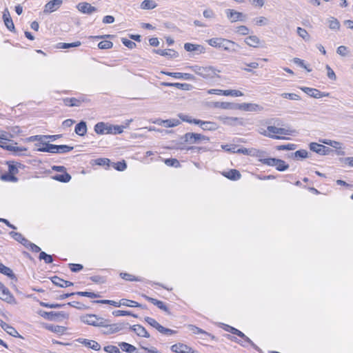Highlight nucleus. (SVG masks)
Listing matches in <instances>:
<instances>
[{
    "label": "nucleus",
    "mask_w": 353,
    "mask_h": 353,
    "mask_svg": "<svg viewBox=\"0 0 353 353\" xmlns=\"http://www.w3.org/2000/svg\"><path fill=\"white\" fill-rule=\"evenodd\" d=\"M336 149V152L338 155L344 156L345 155V152L344 150L343 147L342 146V143L337 141V145L336 147H333Z\"/></svg>",
    "instance_id": "64"
},
{
    "label": "nucleus",
    "mask_w": 353,
    "mask_h": 353,
    "mask_svg": "<svg viewBox=\"0 0 353 353\" xmlns=\"http://www.w3.org/2000/svg\"><path fill=\"white\" fill-rule=\"evenodd\" d=\"M120 303H121V305H125V306H128V307H141V304H139V303L134 301H132V300H128V299H123L120 301Z\"/></svg>",
    "instance_id": "42"
},
{
    "label": "nucleus",
    "mask_w": 353,
    "mask_h": 353,
    "mask_svg": "<svg viewBox=\"0 0 353 353\" xmlns=\"http://www.w3.org/2000/svg\"><path fill=\"white\" fill-rule=\"evenodd\" d=\"M281 97L285 99H288L290 100H299L300 97L294 93H283L281 94Z\"/></svg>",
    "instance_id": "62"
},
{
    "label": "nucleus",
    "mask_w": 353,
    "mask_h": 353,
    "mask_svg": "<svg viewBox=\"0 0 353 353\" xmlns=\"http://www.w3.org/2000/svg\"><path fill=\"white\" fill-rule=\"evenodd\" d=\"M69 266L70 270L73 272H78L83 268V266L79 263H70Z\"/></svg>",
    "instance_id": "61"
},
{
    "label": "nucleus",
    "mask_w": 353,
    "mask_h": 353,
    "mask_svg": "<svg viewBox=\"0 0 353 353\" xmlns=\"http://www.w3.org/2000/svg\"><path fill=\"white\" fill-rule=\"evenodd\" d=\"M218 119L221 121L223 124L228 125H235L237 123H242L241 119L237 117H219Z\"/></svg>",
    "instance_id": "20"
},
{
    "label": "nucleus",
    "mask_w": 353,
    "mask_h": 353,
    "mask_svg": "<svg viewBox=\"0 0 353 353\" xmlns=\"http://www.w3.org/2000/svg\"><path fill=\"white\" fill-rule=\"evenodd\" d=\"M214 108H219L224 110H234L237 109V105L236 103L229 102H214Z\"/></svg>",
    "instance_id": "27"
},
{
    "label": "nucleus",
    "mask_w": 353,
    "mask_h": 353,
    "mask_svg": "<svg viewBox=\"0 0 353 353\" xmlns=\"http://www.w3.org/2000/svg\"><path fill=\"white\" fill-rule=\"evenodd\" d=\"M221 71L212 66H206L201 68L200 76L205 79H212L219 77L217 72Z\"/></svg>",
    "instance_id": "6"
},
{
    "label": "nucleus",
    "mask_w": 353,
    "mask_h": 353,
    "mask_svg": "<svg viewBox=\"0 0 353 353\" xmlns=\"http://www.w3.org/2000/svg\"><path fill=\"white\" fill-rule=\"evenodd\" d=\"M310 149L321 155H327L332 152L331 148L314 142L310 144Z\"/></svg>",
    "instance_id": "7"
},
{
    "label": "nucleus",
    "mask_w": 353,
    "mask_h": 353,
    "mask_svg": "<svg viewBox=\"0 0 353 353\" xmlns=\"http://www.w3.org/2000/svg\"><path fill=\"white\" fill-rule=\"evenodd\" d=\"M184 49L188 52H192L195 54H200L205 53V48L204 46L199 44H194L191 43H185L184 44Z\"/></svg>",
    "instance_id": "12"
},
{
    "label": "nucleus",
    "mask_w": 353,
    "mask_h": 353,
    "mask_svg": "<svg viewBox=\"0 0 353 353\" xmlns=\"http://www.w3.org/2000/svg\"><path fill=\"white\" fill-rule=\"evenodd\" d=\"M73 150L72 146L67 145H54L51 143H46V146L37 149L39 152L64 154Z\"/></svg>",
    "instance_id": "3"
},
{
    "label": "nucleus",
    "mask_w": 353,
    "mask_h": 353,
    "mask_svg": "<svg viewBox=\"0 0 353 353\" xmlns=\"http://www.w3.org/2000/svg\"><path fill=\"white\" fill-rule=\"evenodd\" d=\"M78 10L85 14H92L97 10V8L86 2L79 3L77 5Z\"/></svg>",
    "instance_id": "17"
},
{
    "label": "nucleus",
    "mask_w": 353,
    "mask_h": 353,
    "mask_svg": "<svg viewBox=\"0 0 353 353\" xmlns=\"http://www.w3.org/2000/svg\"><path fill=\"white\" fill-rule=\"evenodd\" d=\"M6 28L11 32L15 31L14 25L12 19H6L3 21Z\"/></svg>",
    "instance_id": "63"
},
{
    "label": "nucleus",
    "mask_w": 353,
    "mask_h": 353,
    "mask_svg": "<svg viewBox=\"0 0 353 353\" xmlns=\"http://www.w3.org/2000/svg\"><path fill=\"white\" fill-rule=\"evenodd\" d=\"M168 76L172 77L175 79H183L185 80H195V77L189 73L183 72H161Z\"/></svg>",
    "instance_id": "15"
},
{
    "label": "nucleus",
    "mask_w": 353,
    "mask_h": 353,
    "mask_svg": "<svg viewBox=\"0 0 353 353\" xmlns=\"http://www.w3.org/2000/svg\"><path fill=\"white\" fill-rule=\"evenodd\" d=\"M223 175L230 180H238L241 178V174L237 170L232 169L228 172H224Z\"/></svg>",
    "instance_id": "28"
},
{
    "label": "nucleus",
    "mask_w": 353,
    "mask_h": 353,
    "mask_svg": "<svg viewBox=\"0 0 353 353\" xmlns=\"http://www.w3.org/2000/svg\"><path fill=\"white\" fill-rule=\"evenodd\" d=\"M118 345L122 350V351L128 353H134L137 350L136 347L125 342L119 343Z\"/></svg>",
    "instance_id": "31"
},
{
    "label": "nucleus",
    "mask_w": 353,
    "mask_h": 353,
    "mask_svg": "<svg viewBox=\"0 0 353 353\" xmlns=\"http://www.w3.org/2000/svg\"><path fill=\"white\" fill-rule=\"evenodd\" d=\"M329 28L334 30H338L340 28V23L337 19L331 17L328 19Z\"/></svg>",
    "instance_id": "40"
},
{
    "label": "nucleus",
    "mask_w": 353,
    "mask_h": 353,
    "mask_svg": "<svg viewBox=\"0 0 353 353\" xmlns=\"http://www.w3.org/2000/svg\"><path fill=\"white\" fill-rule=\"evenodd\" d=\"M161 85L165 87H175L182 90H190L192 85L188 83L162 82Z\"/></svg>",
    "instance_id": "19"
},
{
    "label": "nucleus",
    "mask_w": 353,
    "mask_h": 353,
    "mask_svg": "<svg viewBox=\"0 0 353 353\" xmlns=\"http://www.w3.org/2000/svg\"><path fill=\"white\" fill-rule=\"evenodd\" d=\"M113 46V43L110 41H102L99 43L98 47L100 49H110Z\"/></svg>",
    "instance_id": "49"
},
{
    "label": "nucleus",
    "mask_w": 353,
    "mask_h": 353,
    "mask_svg": "<svg viewBox=\"0 0 353 353\" xmlns=\"http://www.w3.org/2000/svg\"><path fill=\"white\" fill-rule=\"evenodd\" d=\"M76 294L81 296H86L89 298H97L100 296L99 294L91 292H77Z\"/></svg>",
    "instance_id": "53"
},
{
    "label": "nucleus",
    "mask_w": 353,
    "mask_h": 353,
    "mask_svg": "<svg viewBox=\"0 0 353 353\" xmlns=\"http://www.w3.org/2000/svg\"><path fill=\"white\" fill-rule=\"evenodd\" d=\"M39 259L40 260H43L46 263H51L53 262L52 256L43 251L40 252Z\"/></svg>",
    "instance_id": "44"
},
{
    "label": "nucleus",
    "mask_w": 353,
    "mask_h": 353,
    "mask_svg": "<svg viewBox=\"0 0 353 353\" xmlns=\"http://www.w3.org/2000/svg\"><path fill=\"white\" fill-rule=\"evenodd\" d=\"M268 133L271 134H284V135H292L294 132V130H291L285 128H277L273 125H269L267 128Z\"/></svg>",
    "instance_id": "8"
},
{
    "label": "nucleus",
    "mask_w": 353,
    "mask_h": 353,
    "mask_svg": "<svg viewBox=\"0 0 353 353\" xmlns=\"http://www.w3.org/2000/svg\"><path fill=\"white\" fill-rule=\"evenodd\" d=\"M165 163L168 166H172L177 168L180 165L179 161L176 159H166L165 160Z\"/></svg>",
    "instance_id": "55"
},
{
    "label": "nucleus",
    "mask_w": 353,
    "mask_h": 353,
    "mask_svg": "<svg viewBox=\"0 0 353 353\" xmlns=\"http://www.w3.org/2000/svg\"><path fill=\"white\" fill-rule=\"evenodd\" d=\"M297 34L305 40H308L310 38L308 32L304 28H297Z\"/></svg>",
    "instance_id": "54"
},
{
    "label": "nucleus",
    "mask_w": 353,
    "mask_h": 353,
    "mask_svg": "<svg viewBox=\"0 0 353 353\" xmlns=\"http://www.w3.org/2000/svg\"><path fill=\"white\" fill-rule=\"evenodd\" d=\"M279 159L276 158H268V159H261L260 161L265 165L269 166H275L276 163L278 162Z\"/></svg>",
    "instance_id": "46"
},
{
    "label": "nucleus",
    "mask_w": 353,
    "mask_h": 353,
    "mask_svg": "<svg viewBox=\"0 0 353 353\" xmlns=\"http://www.w3.org/2000/svg\"><path fill=\"white\" fill-rule=\"evenodd\" d=\"M62 172V174H59L53 176L52 179L63 183L69 182L71 179V176L68 172H66V170Z\"/></svg>",
    "instance_id": "32"
},
{
    "label": "nucleus",
    "mask_w": 353,
    "mask_h": 353,
    "mask_svg": "<svg viewBox=\"0 0 353 353\" xmlns=\"http://www.w3.org/2000/svg\"><path fill=\"white\" fill-rule=\"evenodd\" d=\"M74 131L79 136H84L87 132V125L84 121H81L75 126Z\"/></svg>",
    "instance_id": "29"
},
{
    "label": "nucleus",
    "mask_w": 353,
    "mask_h": 353,
    "mask_svg": "<svg viewBox=\"0 0 353 353\" xmlns=\"http://www.w3.org/2000/svg\"><path fill=\"white\" fill-rule=\"evenodd\" d=\"M232 334H236L238 336H239L241 339L244 340V342L250 343L253 348H254L256 350H259V347L253 343L248 336H246L243 332H232Z\"/></svg>",
    "instance_id": "37"
},
{
    "label": "nucleus",
    "mask_w": 353,
    "mask_h": 353,
    "mask_svg": "<svg viewBox=\"0 0 353 353\" xmlns=\"http://www.w3.org/2000/svg\"><path fill=\"white\" fill-rule=\"evenodd\" d=\"M239 48V46L236 43L231 40L226 39L225 41H224V46L223 47V49L229 52H236Z\"/></svg>",
    "instance_id": "23"
},
{
    "label": "nucleus",
    "mask_w": 353,
    "mask_h": 353,
    "mask_svg": "<svg viewBox=\"0 0 353 353\" xmlns=\"http://www.w3.org/2000/svg\"><path fill=\"white\" fill-rule=\"evenodd\" d=\"M41 316L50 321H59L68 316L63 312H43Z\"/></svg>",
    "instance_id": "9"
},
{
    "label": "nucleus",
    "mask_w": 353,
    "mask_h": 353,
    "mask_svg": "<svg viewBox=\"0 0 353 353\" xmlns=\"http://www.w3.org/2000/svg\"><path fill=\"white\" fill-rule=\"evenodd\" d=\"M103 350L108 353H121V351L118 347L112 345L105 346Z\"/></svg>",
    "instance_id": "51"
},
{
    "label": "nucleus",
    "mask_w": 353,
    "mask_h": 353,
    "mask_svg": "<svg viewBox=\"0 0 353 353\" xmlns=\"http://www.w3.org/2000/svg\"><path fill=\"white\" fill-rule=\"evenodd\" d=\"M157 4L154 0H144L141 3V8L143 10H152L155 8Z\"/></svg>",
    "instance_id": "35"
},
{
    "label": "nucleus",
    "mask_w": 353,
    "mask_h": 353,
    "mask_svg": "<svg viewBox=\"0 0 353 353\" xmlns=\"http://www.w3.org/2000/svg\"><path fill=\"white\" fill-rule=\"evenodd\" d=\"M259 133L265 137H268L274 139H288V138H286L285 137H281L279 135H275V134H271L268 133V130H265L263 129H260Z\"/></svg>",
    "instance_id": "43"
},
{
    "label": "nucleus",
    "mask_w": 353,
    "mask_h": 353,
    "mask_svg": "<svg viewBox=\"0 0 353 353\" xmlns=\"http://www.w3.org/2000/svg\"><path fill=\"white\" fill-rule=\"evenodd\" d=\"M93 303H102V304H109V305H114L115 307H120L121 306L120 301L119 302H117V301H112V300H97V301H94Z\"/></svg>",
    "instance_id": "48"
},
{
    "label": "nucleus",
    "mask_w": 353,
    "mask_h": 353,
    "mask_svg": "<svg viewBox=\"0 0 353 353\" xmlns=\"http://www.w3.org/2000/svg\"><path fill=\"white\" fill-rule=\"evenodd\" d=\"M85 101L84 98H66L64 99V103L65 105L70 107L79 106Z\"/></svg>",
    "instance_id": "26"
},
{
    "label": "nucleus",
    "mask_w": 353,
    "mask_h": 353,
    "mask_svg": "<svg viewBox=\"0 0 353 353\" xmlns=\"http://www.w3.org/2000/svg\"><path fill=\"white\" fill-rule=\"evenodd\" d=\"M237 105V109L248 111V112H259L263 110V108L258 104L256 103H236Z\"/></svg>",
    "instance_id": "11"
},
{
    "label": "nucleus",
    "mask_w": 353,
    "mask_h": 353,
    "mask_svg": "<svg viewBox=\"0 0 353 353\" xmlns=\"http://www.w3.org/2000/svg\"><path fill=\"white\" fill-rule=\"evenodd\" d=\"M81 42L79 41L73 42V43H58L57 48L62 49H68L74 47H79L81 46Z\"/></svg>",
    "instance_id": "39"
},
{
    "label": "nucleus",
    "mask_w": 353,
    "mask_h": 353,
    "mask_svg": "<svg viewBox=\"0 0 353 353\" xmlns=\"http://www.w3.org/2000/svg\"><path fill=\"white\" fill-rule=\"evenodd\" d=\"M0 299L8 303H17L16 299L13 295L1 282H0Z\"/></svg>",
    "instance_id": "5"
},
{
    "label": "nucleus",
    "mask_w": 353,
    "mask_h": 353,
    "mask_svg": "<svg viewBox=\"0 0 353 353\" xmlns=\"http://www.w3.org/2000/svg\"><path fill=\"white\" fill-rule=\"evenodd\" d=\"M223 94L225 96H232V97H241L243 94L242 92L236 90H227L223 92Z\"/></svg>",
    "instance_id": "47"
},
{
    "label": "nucleus",
    "mask_w": 353,
    "mask_h": 353,
    "mask_svg": "<svg viewBox=\"0 0 353 353\" xmlns=\"http://www.w3.org/2000/svg\"><path fill=\"white\" fill-rule=\"evenodd\" d=\"M185 142L188 143L189 144H194L199 143L200 142L209 141L210 139L208 137H205L203 134L194 133V132H187L182 137Z\"/></svg>",
    "instance_id": "4"
},
{
    "label": "nucleus",
    "mask_w": 353,
    "mask_h": 353,
    "mask_svg": "<svg viewBox=\"0 0 353 353\" xmlns=\"http://www.w3.org/2000/svg\"><path fill=\"white\" fill-rule=\"evenodd\" d=\"M153 52L158 54L163 57H169L171 58H176L179 57V54L176 51L168 49V50H153Z\"/></svg>",
    "instance_id": "21"
},
{
    "label": "nucleus",
    "mask_w": 353,
    "mask_h": 353,
    "mask_svg": "<svg viewBox=\"0 0 353 353\" xmlns=\"http://www.w3.org/2000/svg\"><path fill=\"white\" fill-rule=\"evenodd\" d=\"M296 148V145L293 143H289L287 145H280L276 147L278 150H294Z\"/></svg>",
    "instance_id": "50"
},
{
    "label": "nucleus",
    "mask_w": 353,
    "mask_h": 353,
    "mask_svg": "<svg viewBox=\"0 0 353 353\" xmlns=\"http://www.w3.org/2000/svg\"><path fill=\"white\" fill-rule=\"evenodd\" d=\"M171 350L176 353H199L196 350L181 343L172 345Z\"/></svg>",
    "instance_id": "10"
},
{
    "label": "nucleus",
    "mask_w": 353,
    "mask_h": 353,
    "mask_svg": "<svg viewBox=\"0 0 353 353\" xmlns=\"http://www.w3.org/2000/svg\"><path fill=\"white\" fill-rule=\"evenodd\" d=\"M62 0H52L45 6L44 12L51 13L56 11L62 4Z\"/></svg>",
    "instance_id": "16"
},
{
    "label": "nucleus",
    "mask_w": 353,
    "mask_h": 353,
    "mask_svg": "<svg viewBox=\"0 0 353 353\" xmlns=\"http://www.w3.org/2000/svg\"><path fill=\"white\" fill-rule=\"evenodd\" d=\"M301 90L310 97H314L315 99H319L321 97H327L329 95V93L321 92L320 90L315 88L303 87L301 88Z\"/></svg>",
    "instance_id": "13"
},
{
    "label": "nucleus",
    "mask_w": 353,
    "mask_h": 353,
    "mask_svg": "<svg viewBox=\"0 0 353 353\" xmlns=\"http://www.w3.org/2000/svg\"><path fill=\"white\" fill-rule=\"evenodd\" d=\"M81 320L84 323L93 325L97 327L108 328V331H146L140 325H130L128 323H111L110 321L95 314H86L81 316Z\"/></svg>",
    "instance_id": "1"
},
{
    "label": "nucleus",
    "mask_w": 353,
    "mask_h": 353,
    "mask_svg": "<svg viewBox=\"0 0 353 353\" xmlns=\"http://www.w3.org/2000/svg\"><path fill=\"white\" fill-rule=\"evenodd\" d=\"M277 170L283 172L288 169L289 165L287 164L283 160L278 159V162L275 165Z\"/></svg>",
    "instance_id": "45"
},
{
    "label": "nucleus",
    "mask_w": 353,
    "mask_h": 353,
    "mask_svg": "<svg viewBox=\"0 0 353 353\" xmlns=\"http://www.w3.org/2000/svg\"><path fill=\"white\" fill-rule=\"evenodd\" d=\"M77 341L83 343L85 346L90 349H92L95 351H99L101 350L100 344L94 340L79 339Z\"/></svg>",
    "instance_id": "18"
},
{
    "label": "nucleus",
    "mask_w": 353,
    "mask_h": 353,
    "mask_svg": "<svg viewBox=\"0 0 353 353\" xmlns=\"http://www.w3.org/2000/svg\"><path fill=\"white\" fill-rule=\"evenodd\" d=\"M0 272L7 276H8L9 278H10L11 279H14V280H17V277L15 276V274H14L13 271L8 267L6 266L3 265V267L1 268Z\"/></svg>",
    "instance_id": "41"
},
{
    "label": "nucleus",
    "mask_w": 353,
    "mask_h": 353,
    "mask_svg": "<svg viewBox=\"0 0 353 353\" xmlns=\"http://www.w3.org/2000/svg\"><path fill=\"white\" fill-rule=\"evenodd\" d=\"M226 39L221 37H215L208 39L207 41L208 43L214 48H222L224 46V41H225Z\"/></svg>",
    "instance_id": "24"
},
{
    "label": "nucleus",
    "mask_w": 353,
    "mask_h": 353,
    "mask_svg": "<svg viewBox=\"0 0 353 353\" xmlns=\"http://www.w3.org/2000/svg\"><path fill=\"white\" fill-rule=\"evenodd\" d=\"M245 42L246 43V44L251 47L256 48L260 44V39H259L258 37L255 35H252L248 37L245 39Z\"/></svg>",
    "instance_id": "33"
},
{
    "label": "nucleus",
    "mask_w": 353,
    "mask_h": 353,
    "mask_svg": "<svg viewBox=\"0 0 353 353\" xmlns=\"http://www.w3.org/2000/svg\"><path fill=\"white\" fill-rule=\"evenodd\" d=\"M125 126L114 125L104 122H99L94 125V132L98 134H119L123 132Z\"/></svg>",
    "instance_id": "2"
},
{
    "label": "nucleus",
    "mask_w": 353,
    "mask_h": 353,
    "mask_svg": "<svg viewBox=\"0 0 353 353\" xmlns=\"http://www.w3.org/2000/svg\"><path fill=\"white\" fill-rule=\"evenodd\" d=\"M143 297L147 301L151 302L154 305H157L159 309L164 310V311H168V307L165 305V304L163 301H159L157 299L148 296L146 295H143Z\"/></svg>",
    "instance_id": "30"
},
{
    "label": "nucleus",
    "mask_w": 353,
    "mask_h": 353,
    "mask_svg": "<svg viewBox=\"0 0 353 353\" xmlns=\"http://www.w3.org/2000/svg\"><path fill=\"white\" fill-rule=\"evenodd\" d=\"M28 141H30V142H33V141H39L40 143H41L42 145H43L44 146H46V143H48V142H46V137L45 135H34V136H31L30 137H28Z\"/></svg>",
    "instance_id": "38"
},
{
    "label": "nucleus",
    "mask_w": 353,
    "mask_h": 353,
    "mask_svg": "<svg viewBox=\"0 0 353 353\" xmlns=\"http://www.w3.org/2000/svg\"><path fill=\"white\" fill-rule=\"evenodd\" d=\"M145 321L152 327L157 329V331H174L173 330L163 327L155 319L152 318L146 317Z\"/></svg>",
    "instance_id": "25"
},
{
    "label": "nucleus",
    "mask_w": 353,
    "mask_h": 353,
    "mask_svg": "<svg viewBox=\"0 0 353 353\" xmlns=\"http://www.w3.org/2000/svg\"><path fill=\"white\" fill-rule=\"evenodd\" d=\"M10 235L17 241L21 243L23 239L25 238L21 233L17 232H10Z\"/></svg>",
    "instance_id": "58"
},
{
    "label": "nucleus",
    "mask_w": 353,
    "mask_h": 353,
    "mask_svg": "<svg viewBox=\"0 0 353 353\" xmlns=\"http://www.w3.org/2000/svg\"><path fill=\"white\" fill-rule=\"evenodd\" d=\"M256 25L262 26L268 24V19L264 17H260L254 19Z\"/></svg>",
    "instance_id": "57"
},
{
    "label": "nucleus",
    "mask_w": 353,
    "mask_h": 353,
    "mask_svg": "<svg viewBox=\"0 0 353 353\" xmlns=\"http://www.w3.org/2000/svg\"><path fill=\"white\" fill-rule=\"evenodd\" d=\"M292 156L295 158L304 159L307 157V152L305 150H299L293 153Z\"/></svg>",
    "instance_id": "56"
},
{
    "label": "nucleus",
    "mask_w": 353,
    "mask_h": 353,
    "mask_svg": "<svg viewBox=\"0 0 353 353\" xmlns=\"http://www.w3.org/2000/svg\"><path fill=\"white\" fill-rule=\"evenodd\" d=\"M218 128H219L218 125L216 123L212 122V121H203L202 126H201V128L203 130H210V131L216 130L218 129Z\"/></svg>",
    "instance_id": "36"
},
{
    "label": "nucleus",
    "mask_w": 353,
    "mask_h": 353,
    "mask_svg": "<svg viewBox=\"0 0 353 353\" xmlns=\"http://www.w3.org/2000/svg\"><path fill=\"white\" fill-rule=\"evenodd\" d=\"M66 305H70L79 310H85L87 308V307L84 304L78 301L69 302Z\"/></svg>",
    "instance_id": "59"
},
{
    "label": "nucleus",
    "mask_w": 353,
    "mask_h": 353,
    "mask_svg": "<svg viewBox=\"0 0 353 353\" xmlns=\"http://www.w3.org/2000/svg\"><path fill=\"white\" fill-rule=\"evenodd\" d=\"M225 13L227 17L230 20L232 23L236 22L237 21H243V18L245 16L242 12H237L234 10L227 9L225 10Z\"/></svg>",
    "instance_id": "14"
},
{
    "label": "nucleus",
    "mask_w": 353,
    "mask_h": 353,
    "mask_svg": "<svg viewBox=\"0 0 353 353\" xmlns=\"http://www.w3.org/2000/svg\"><path fill=\"white\" fill-rule=\"evenodd\" d=\"M121 41L123 44L129 49H133L136 47V43L128 39L122 38Z\"/></svg>",
    "instance_id": "60"
},
{
    "label": "nucleus",
    "mask_w": 353,
    "mask_h": 353,
    "mask_svg": "<svg viewBox=\"0 0 353 353\" xmlns=\"http://www.w3.org/2000/svg\"><path fill=\"white\" fill-rule=\"evenodd\" d=\"M6 150H9V151L14 152L15 153H19V152L27 150V149L26 148L14 146L12 145H9L6 146Z\"/></svg>",
    "instance_id": "52"
},
{
    "label": "nucleus",
    "mask_w": 353,
    "mask_h": 353,
    "mask_svg": "<svg viewBox=\"0 0 353 353\" xmlns=\"http://www.w3.org/2000/svg\"><path fill=\"white\" fill-rule=\"evenodd\" d=\"M161 125H163L165 128H172L177 126L180 121L178 119H167V120H161L159 123H158Z\"/></svg>",
    "instance_id": "34"
},
{
    "label": "nucleus",
    "mask_w": 353,
    "mask_h": 353,
    "mask_svg": "<svg viewBox=\"0 0 353 353\" xmlns=\"http://www.w3.org/2000/svg\"><path fill=\"white\" fill-rule=\"evenodd\" d=\"M52 282L60 288H66L73 285V283L69 281H65L59 276H54L51 278Z\"/></svg>",
    "instance_id": "22"
}]
</instances>
